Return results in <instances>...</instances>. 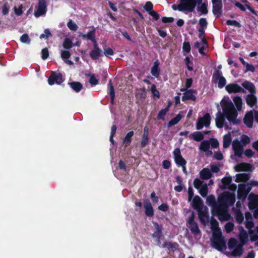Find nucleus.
<instances>
[{"label":"nucleus","mask_w":258,"mask_h":258,"mask_svg":"<svg viewBox=\"0 0 258 258\" xmlns=\"http://www.w3.org/2000/svg\"><path fill=\"white\" fill-rule=\"evenodd\" d=\"M222 107L223 112L218 111L215 119L216 125L218 128H221L224 126L227 129H231V127H229L227 123H225V118L234 125L240 123V120L237 118V111L231 102L224 101L222 104Z\"/></svg>","instance_id":"nucleus-1"},{"label":"nucleus","mask_w":258,"mask_h":258,"mask_svg":"<svg viewBox=\"0 0 258 258\" xmlns=\"http://www.w3.org/2000/svg\"><path fill=\"white\" fill-rule=\"evenodd\" d=\"M203 0H180L178 5L174 4L172 6L173 10L180 12L187 11L192 12L194 11L197 4H200Z\"/></svg>","instance_id":"nucleus-2"},{"label":"nucleus","mask_w":258,"mask_h":258,"mask_svg":"<svg viewBox=\"0 0 258 258\" xmlns=\"http://www.w3.org/2000/svg\"><path fill=\"white\" fill-rule=\"evenodd\" d=\"M222 67L221 64H219L217 67V69L213 73L212 80L213 83H218V87L220 89L225 87L226 84V80L223 76L222 72L220 70L222 69Z\"/></svg>","instance_id":"nucleus-3"},{"label":"nucleus","mask_w":258,"mask_h":258,"mask_svg":"<svg viewBox=\"0 0 258 258\" xmlns=\"http://www.w3.org/2000/svg\"><path fill=\"white\" fill-rule=\"evenodd\" d=\"M212 244L216 249L220 251L226 248V242L222 235L221 231L213 233V239L212 241Z\"/></svg>","instance_id":"nucleus-4"},{"label":"nucleus","mask_w":258,"mask_h":258,"mask_svg":"<svg viewBox=\"0 0 258 258\" xmlns=\"http://www.w3.org/2000/svg\"><path fill=\"white\" fill-rule=\"evenodd\" d=\"M251 185L247 184L240 183L238 185L237 190V198L241 201H244L246 199L247 195L251 190Z\"/></svg>","instance_id":"nucleus-5"},{"label":"nucleus","mask_w":258,"mask_h":258,"mask_svg":"<svg viewBox=\"0 0 258 258\" xmlns=\"http://www.w3.org/2000/svg\"><path fill=\"white\" fill-rule=\"evenodd\" d=\"M228 206L223 203L220 199L218 198L217 203L211 209V212L213 216H216V215L219 214L220 213L224 211H228Z\"/></svg>","instance_id":"nucleus-6"},{"label":"nucleus","mask_w":258,"mask_h":258,"mask_svg":"<svg viewBox=\"0 0 258 258\" xmlns=\"http://www.w3.org/2000/svg\"><path fill=\"white\" fill-rule=\"evenodd\" d=\"M219 198L225 204L229 207L234 205L235 202V198L234 194L229 192H225L221 194Z\"/></svg>","instance_id":"nucleus-7"},{"label":"nucleus","mask_w":258,"mask_h":258,"mask_svg":"<svg viewBox=\"0 0 258 258\" xmlns=\"http://www.w3.org/2000/svg\"><path fill=\"white\" fill-rule=\"evenodd\" d=\"M64 81L62 74L60 73L52 72L48 79V83L50 85L55 83L60 85Z\"/></svg>","instance_id":"nucleus-8"},{"label":"nucleus","mask_w":258,"mask_h":258,"mask_svg":"<svg viewBox=\"0 0 258 258\" xmlns=\"http://www.w3.org/2000/svg\"><path fill=\"white\" fill-rule=\"evenodd\" d=\"M211 116L209 113H206L202 117H200L196 123V128L198 130H201L204 125L208 127L210 124Z\"/></svg>","instance_id":"nucleus-9"},{"label":"nucleus","mask_w":258,"mask_h":258,"mask_svg":"<svg viewBox=\"0 0 258 258\" xmlns=\"http://www.w3.org/2000/svg\"><path fill=\"white\" fill-rule=\"evenodd\" d=\"M226 90L229 94L237 93L239 92L245 93L244 89H242L236 83H230L225 87Z\"/></svg>","instance_id":"nucleus-10"},{"label":"nucleus","mask_w":258,"mask_h":258,"mask_svg":"<svg viewBox=\"0 0 258 258\" xmlns=\"http://www.w3.org/2000/svg\"><path fill=\"white\" fill-rule=\"evenodd\" d=\"M46 7V3L45 0H39L37 9L34 12L35 16L38 17L45 14L47 11Z\"/></svg>","instance_id":"nucleus-11"},{"label":"nucleus","mask_w":258,"mask_h":258,"mask_svg":"<svg viewBox=\"0 0 258 258\" xmlns=\"http://www.w3.org/2000/svg\"><path fill=\"white\" fill-rule=\"evenodd\" d=\"M254 119L253 110L247 112L244 117V123L248 127L251 128L253 126Z\"/></svg>","instance_id":"nucleus-12"},{"label":"nucleus","mask_w":258,"mask_h":258,"mask_svg":"<svg viewBox=\"0 0 258 258\" xmlns=\"http://www.w3.org/2000/svg\"><path fill=\"white\" fill-rule=\"evenodd\" d=\"M232 148L235 155L240 157L242 156L243 151V146L241 145L240 142L237 140H234L232 143Z\"/></svg>","instance_id":"nucleus-13"},{"label":"nucleus","mask_w":258,"mask_h":258,"mask_svg":"<svg viewBox=\"0 0 258 258\" xmlns=\"http://www.w3.org/2000/svg\"><path fill=\"white\" fill-rule=\"evenodd\" d=\"M255 94H249L247 95L245 97V101L246 104L249 107L251 108L255 107L257 108L258 107L257 98Z\"/></svg>","instance_id":"nucleus-14"},{"label":"nucleus","mask_w":258,"mask_h":258,"mask_svg":"<svg viewBox=\"0 0 258 258\" xmlns=\"http://www.w3.org/2000/svg\"><path fill=\"white\" fill-rule=\"evenodd\" d=\"M144 208L145 209V214L149 217H152L154 215V210L150 201L148 200H145L143 203Z\"/></svg>","instance_id":"nucleus-15"},{"label":"nucleus","mask_w":258,"mask_h":258,"mask_svg":"<svg viewBox=\"0 0 258 258\" xmlns=\"http://www.w3.org/2000/svg\"><path fill=\"white\" fill-rule=\"evenodd\" d=\"M196 93L197 91L195 90H186V91L184 93L183 95L181 98V99L183 101H185L188 100H190L195 101L196 100L197 98L194 94H196Z\"/></svg>","instance_id":"nucleus-16"},{"label":"nucleus","mask_w":258,"mask_h":258,"mask_svg":"<svg viewBox=\"0 0 258 258\" xmlns=\"http://www.w3.org/2000/svg\"><path fill=\"white\" fill-rule=\"evenodd\" d=\"M212 12L213 14L217 18L220 17L222 15L223 4L221 3H212Z\"/></svg>","instance_id":"nucleus-17"},{"label":"nucleus","mask_w":258,"mask_h":258,"mask_svg":"<svg viewBox=\"0 0 258 258\" xmlns=\"http://www.w3.org/2000/svg\"><path fill=\"white\" fill-rule=\"evenodd\" d=\"M252 168L251 164L245 162H242L235 166V169L237 172L251 171Z\"/></svg>","instance_id":"nucleus-18"},{"label":"nucleus","mask_w":258,"mask_h":258,"mask_svg":"<svg viewBox=\"0 0 258 258\" xmlns=\"http://www.w3.org/2000/svg\"><path fill=\"white\" fill-rule=\"evenodd\" d=\"M192 205L193 208L198 211L202 210L203 207V201L198 196H196L194 198Z\"/></svg>","instance_id":"nucleus-19"},{"label":"nucleus","mask_w":258,"mask_h":258,"mask_svg":"<svg viewBox=\"0 0 258 258\" xmlns=\"http://www.w3.org/2000/svg\"><path fill=\"white\" fill-rule=\"evenodd\" d=\"M160 62L159 60L154 61L153 67L151 68V73L155 78L159 77L160 70L159 69Z\"/></svg>","instance_id":"nucleus-20"},{"label":"nucleus","mask_w":258,"mask_h":258,"mask_svg":"<svg viewBox=\"0 0 258 258\" xmlns=\"http://www.w3.org/2000/svg\"><path fill=\"white\" fill-rule=\"evenodd\" d=\"M242 87L247 90L250 94H255L256 88L254 85L251 82L245 81L242 83Z\"/></svg>","instance_id":"nucleus-21"},{"label":"nucleus","mask_w":258,"mask_h":258,"mask_svg":"<svg viewBox=\"0 0 258 258\" xmlns=\"http://www.w3.org/2000/svg\"><path fill=\"white\" fill-rule=\"evenodd\" d=\"M162 247L174 252L178 249L179 244L176 242H166L163 244Z\"/></svg>","instance_id":"nucleus-22"},{"label":"nucleus","mask_w":258,"mask_h":258,"mask_svg":"<svg viewBox=\"0 0 258 258\" xmlns=\"http://www.w3.org/2000/svg\"><path fill=\"white\" fill-rule=\"evenodd\" d=\"M134 135V132L133 131L128 132L123 140V144L125 147H128L131 143L132 137Z\"/></svg>","instance_id":"nucleus-23"},{"label":"nucleus","mask_w":258,"mask_h":258,"mask_svg":"<svg viewBox=\"0 0 258 258\" xmlns=\"http://www.w3.org/2000/svg\"><path fill=\"white\" fill-rule=\"evenodd\" d=\"M250 176L247 173H238L236 175L235 181L236 182H246L249 180Z\"/></svg>","instance_id":"nucleus-24"},{"label":"nucleus","mask_w":258,"mask_h":258,"mask_svg":"<svg viewBox=\"0 0 258 258\" xmlns=\"http://www.w3.org/2000/svg\"><path fill=\"white\" fill-rule=\"evenodd\" d=\"M200 176L202 179L207 180L211 177L212 174L208 168H205L200 171Z\"/></svg>","instance_id":"nucleus-25"},{"label":"nucleus","mask_w":258,"mask_h":258,"mask_svg":"<svg viewBox=\"0 0 258 258\" xmlns=\"http://www.w3.org/2000/svg\"><path fill=\"white\" fill-rule=\"evenodd\" d=\"M102 55L101 49L92 50L90 52V57L92 60H97Z\"/></svg>","instance_id":"nucleus-26"},{"label":"nucleus","mask_w":258,"mask_h":258,"mask_svg":"<svg viewBox=\"0 0 258 258\" xmlns=\"http://www.w3.org/2000/svg\"><path fill=\"white\" fill-rule=\"evenodd\" d=\"M68 85L76 92H79L83 88L82 84L79 82H69Z\"/></svg>","instance_id":"nucleus-27"},{"label":"nucleus","mask_w":258,"mask_h":258,"mask_svg":"<svg viewBox=\"0 0 258 258\" xmlns=\"http://www.w3.org/2000/svg\"><path fill=\"white\" fill-rule=\"evenodd\" d=\"M199 5V4H198ZM201 5L200 6H198L197 7V11L198 12H200L201 14L203 15H206L208 13L207 6H208V3H202V2L200 4Z\"/></svg>","instance_id":"nucleus-28"},{"label":"nucleus","mask_w":258,"mask_h":258,"mask_svg":"<svg viewBox=\"0 0 258 258\" xmlns=\"http://www.w3.org/2000/svg\"><path fill=\"white\" fill-rule=\"evenodd\" d=\"M223 184L220 186L222 189H227L228 186L232 182V177L231 176L224 177L221 180Z\"/></svg>","instance_id":"nucleus-29"},{"label":"nucleus","mask_w":258,"mask_h":258,"mask_svg":"<svg viewBox=\"0 0 258 258\" xmlns=\"http://www.w3.org/2000/svg\"><path fill=\"white\" fill-rule=\"evenodd\" d=\"M243 252L242 245L239 244L234 247L233 250L231 253V255L233 256H241Z\"/></svg>","instance_id":"nucleus-30"},{"label":"nucleus","mask_w":258,"mask_h":258,"mask_svg":"<svg viewBox=\"0 0 258 258\" xmlns=\"http://www.w3.org/2000/svg\"><path fill=\"white\" fill-rule=\"evenodd\" d=\"M216 216H218L221 221H228L230 218V214L228 213V211H224L216 215Z\"/></svg>","instance_id":"nucleus-31"},{"label":"nucleus","mask_w":258,"mask_h":258,"mask_svg":"<svg viewBox=\"0 0 258 258\" xmlns=\"http://www.w3.org/2000/svg\"><path fill=\"white\" fill-rule=\"evenodd\" d=\"M236 221L238 224H241L244 220V217L240 209H237L234 213Z\"/></svg>","instance_id":"nucleus-32"},{"label":"nucleus","mask_w":258,"mask_h":258,"mask_svg":"<svg viewBox=\"0 0 258 258\" xmlns=\"http://www.w3.org/2000/svg\"><path fill=\"white\" fill-rule=\"evenodd\" d=\"M232 138L230 134H226L223 137V147L226 149L229 147L231 143Z\"/></svg>","instance_id":"nucleus-33"},{"label":"nucleus","mask_w":258,"mask_h":258,"mask_svg":"<svg viewBox=\"0 0 258 258\" xmlns=\"http://www.w3.org/2000/svg\"><path fill=\"white\" fill-rule=\"evenodd\" d=\"M108 85H109V95L110 96V103L112 105L114 104L115 92L114 87L112 85L111 80H110Z\"/></svg>","instance_id":"nucleus-34"},{"label":"nucleus","mask_w":258,"mask_h":258,"mask_svg":"<svg viewBox=\"0 0 258 258\" xmlns=\"http://www.w3.org/2000/svg\"><path fill=\"white\" fill-rule=\"evenodd\" d=\"M182 115L180 114H178L175 117L172 118L168 123L167 126L170 127L173 125L177 124L181 120Z\"/></svg>","instance_id":"nucleus-35"},{"label":"nucleus","mask_w":258,"mask_h":258,"mask_svg":"<svg viewBox=\"0 0 258 258\" xmlns=\"http://www.w3.org/2000/svg\"><path fill=\"white\" fill-rule=\"evenodd\" d=\"M233 101L238 111H240L242 109V100L240 97L236 96L233 98Z\"/></svg>","instance_id":"nucleus-36"},{"label":"nucleus","mask_w":258,"mask_h":258,"mask_svg":"<svg viewBox=\"0 0 258 258\" xmlns=\"http://www.w3.org/2000/svg\"><path fill=\"white\" fill-rule=\"evenodd\" d=\"M192 136V138L197 142H199L204 139V135L202 132H196L190 135Z\"/></svg>","instance_id":"nucleus-37"},{"label":"nucleus","mask_w":258,"mask_h":258,"mask_svg":"<svg viewBox=\"0 0 258 258\" xmlns=\"http://www.w3.org/2000/svg\"><path fill=\"white\" fill-rule=\"evenodd\" d=\"M210 146V142L207 140L203 141L200 146V149L204 152L208 151Z\"/></svg>","instance_id":"nucleus-38"},{"label":"nucleus","mask_w":258,"mask_h":258,"mask_svg":"<svg viewBox=\"0 0 258 258\" xmlns=\"http://www.w3.org/2000/svg\"><path fill=\"white\" fill-rule=\"evenodd\" d=\"M248 199L249 200V207L250 209H251L252 206H256L257 205L258 202L255 195L253 194H250L249 196Z\"/></svg>","instance_id":"nucleus-39"},{"label":"nucleus","mask_w":258,"mask_h":258,"mask_svg":"<svg viewBox=\"0 0 258 258\" xmlns=\"http://www.w3.org/2000/svg\"><path fill=\"white\" fill-rule=\"evenodd\" d=\"M189 229L191 232L195 235L199 234L201 232L198 224L196 222L191 225H189Z\"/></svg>","instance_id":"nucleus-40"},{"label":"nucleus","mask_w":258,"mask_h":258,"mask_svg":"<svg viewBox=\"0 0 258 258\" xmlns=\"http://www.w3.org/2000/svg\"><path fill=\"white\" fill-rule=\"evenodd\" d=\"M151 91L152 94V96L154 99H159L160 98V93L156 89V86L155 84H152L151 87Z\"/></svg>","instance_id":"nucleus-41"},{"label":"nucleus","mask_w":258,"mask_h":258,"mask_svg":"<svg viewBox=\"0 0 258 258\" xmlns=\"http://www.w3.org/2000/svg\"><path fill=\"white\" fill-rule=\"evenodd\" d=\"M200 194L203 197H206L208 192L207 184L205 183L202 187L198 189Z\"/></svg>","instance_id":"nucleus-42"},{"label":"nucleus","mask_w":258,"mask_h":258,"mask_svg":"<svg viewBox=\"0 0 258 258\" xmlns=\"http://www.w3.org/2000/svg\"><path fill=\"white\" fill-rule=\"evenodd\" d=\"M67 26L70 30L74 32L76 31L78 29V26L76 23L71 19L67 23Z\"/></svg>","instance_id":"nucleus-43"},{"label":"nucleus","mask_w":258,"mask_h":258,"mask_svg":"<svg viewBox=\"0 0 258 258\" xmlns=\"http://www.w3.org/2000/svg\"><path fill=\"white\" fill-rule=\"evenodd\" d=\"M62 46L66 49H70L73 47L72 41L69 38H65L62 43Z\"/></svg>","instance_id":"nucleus-44"},{"label":"nucleus","mask_w":258,"mask_h":258,"mask_svg":"<svg viewBox=\"0 0 258 258\" xmlns=\"http://www.w3.org/2000/svg\"><path fill=\"white\" fill-rule=\"evenodd\" d=\"M168 112V111L167 108H165L164 109H161L159 111V112L157 116V118L158 119H161L162 120H164L165 116Z\"/></svg>","instance_id":"nucleus-45"},{"label":"nucleus","mask_w":258,"mask_h":258,"mask_svg":"<svg viewBox=\"0 0 258 258\" xmlns=\"http://www.w3.org/2000/svg\"><path fill=\"white\" fill-rule=\"evenodd\" d=\"M207 201L208 204L211 207V209L217 203V202L216 201L214 196L212 195H211L207 197Z\"/></svg>","instance_id":"nucleus-46"},{"label":"nucleus","mask_w":258,"mask_h":258,"mask_svg":"<svg viewBox=\"0 0 258 258\" xmlns=\"http://www.w3.org/2000/svg\"><path fill=\"white\" fill-rule=\"evenodd\" d=\"M175 162L178 166H183L186 164V160L183 158L182 156L178 157L174 159Z\"/></svg>","instance_id":"nucleus-47"},{"label":"nucleus","mask_w":258,"mask_h":258,"mask_svg":"<svg viewBox=\"0 0 258 258\" xmlns=\"http://www.w3.org/2000/svg\"><path fill=\"white\" fill-rule=\"evenodd\" d=\"M250 142V138L246 135H242L241 137V145L243 146H245L246 145L248 144Z\"/></svg>","instance_id":"nucleus-48"},{"label":"nucleus","mask_w":258,"mask_h":258,"mask_svg":"<svg viewBox=\"0 0 258 258\" xmlns=\"http://www.w3.org/2000/svg\"><path fill=\"white\" fill-rule=\"evenodd\" d=\"M86 75L90 77L89 82L91 84L92 86H95L99 83L98 80H97L95 77L94 75L88 74H86Z\"/></svg>","instance_id":"nucleus-49"},{"label":"nucleus","mask_w":258,"mask_h":258,"mask_svg":"<svg viewBox=\"0 0 258 258\" xmlns=\"http://www.w3.org/2000/svg\"><path fill=\"white\" fill-rule=\"evenodd\" d=\"M187 69L188 71H191L193 70V62L191 61L188 56H186L184 59Z\"/></svg>","instance_id":"nucleus-50"},{"label":"nucleus","mask_w":258,"mask_h":258,"mask_svg":"<svg viewBox=\"0 0 258 258\" xmlns=\"http://www.w3.org/2000/svg\"><path fill=\"white\" fill-rule=\"evenodd\" d=\"M193 183H194V187L196 189H198L201 187H202L203 185H204V184L205 183H204V182L203 181H202L201 179H200L199 178H197L195 179V180H194Z\"/></svg>","instance_id":"nucleus-51"},{"label":"nucleus","mask_w":258,"mask_h":258,"mask_svg":"<svg viewBox=\"0 0 258 258\" xmlns=\"http://www.w3.org/2000/svg\"><path fill=\"white\" fill-rule=\"evenodd\" d=\"M237 241L234 238H231L228 242V247L230 249H232L235 247L237 245Z\"/></svg>","instance_id":"nucleus-52"},{"label":"nucleus","mask_w":258,"mask_h":258,"mask_svg":"<svg viewBox=\"0 0 258 258\" xmlns=\"http://www.w3.org/2000/svg\"><path fill=\"white\" fill-rule=\"evenodd\" d=\"M144 9L148 13H150L153 10V5L151 2H147L144 7Z\"/></svg>","instance_id":"nucleus-53"},{"label":"nucleus","mask_w":258,"mask_h":258,"mask_svg":"<svg viewBox=\"0 0 258 258\" xmlns=\"http://www.w3.org/2000/svg\"><path fill=\"white\" fill-rule=\"evenodd\" d=\"M239 240L242 244H245L248 240V235L246 232L241 233L239 235Z\"/></svg>","instance_id":"nucleus-54"},{"label":"nucleus","mask_w":258,"mask_h":258,"mask_svg":"<svg viewBox=\"0 0 258 258\" xmlns=\"http://www.w3.org/2000/svg\"><path fill=\"white\" fill-rule=\"evenodd\" d=\"M10 6L7 2H5L2 7V14L3 15H6L9 14Z\"/></svg>","instance_id":"nucleus-55"},{"label":"nucleus","mask_w":258,"mask_h":258,"mask_svg":"<svg viewBox=\"0 0 258 258\" xmlns=\"http://www.w3.org/2000/svg\"><path fill=\"white\" fill-rule=\"evenodd\" d=\"M20 41L24 43L30 44L31 40L27 34H23L20 37Z\"/></svg>","instance_id":"nucleus-56"},{"label":"nucleus","mask_w":258,"mask_h":258,"mask_svg":"<svg viewBox=\"0 0 258 258\" xmlns=\"http://www.w3.org/2000/svg\"><path fill=\"white\" fill-rule=\"evenodd\" d=\"M250 233L251 234V239L252 241L258 240V226L256 227V230H251Z\"/></svg>","instance_id":"nucleus-57"},{"label":"nucleus","mask_w":258,"mask_h":258,"mask_svg":"<svg viewBox=\"0 0 258 258\" xmlns=\"http://www.w3.org/2000/svg\"><path fill=\"white\" fill-rule=\"evenodd\" d=\"M234 228V225L232 222H228L225 225V229L227 233L232 231Z\"/></svg>","instance_id":"nucleus-58"},{"label":"nucleus","mask_w":258,"mask_h":258,"mask_svg":"<svg viewBox=\"0 0 258 258\" xmlns=\"http://www.w3.org/2000/svg\"><path fill=\"white\" fill-rule=\"evenodd\" d=\"M210 224H211V229L212 230H216V229L219 228V223L217 221V220H216L215 219H214V218H211Z\"/></svg>","instance_id":"nucleus-59"},{"label":"nucleus","mask_w":258,"mask_h":258,"mask_svg":"<svg viewBox=\"0 0 258 258\" xmlns=\"http://www.w3.org/2000/svg\"><path fill=\"white\" fill-rule=\"evenodd\" d=\"M226 24L229 26H234L238 28L241 26L240 24L236 20H228L226 21Z\"/></svg>","instance_id":"nucleus-60"},{"label":"nucleus","mask_w":258,"mask_h":258,"mask_svg":"<svg viewBox=\"0 0 258 258\" xmlns=\"http://www.w3.org/2000/svg\"><path fill=\"white\" fill-rule=\"evenodd\" d=\"M183 51L186 52V53H189L190 51V45L188 42L184 41L182 45Z\"/></svg>","instance_id":"nucleus-61"},{"label":"nucleus","mask_w":258,"mask_h":258,"mask_svg":"<svg viewBox=\"0 0 258 258\" xmlns=\"http://www.w3.org/2000/svg\"><path fill=\"white\" fill-rule=\"evenodd\" d=\"M49 56V52L47 48H43L41 50V58L42 59L45 60Z\"/></svg>","instance_id":"nucleus-62"},{"label":"nucleus","mask_w":258,"mask_h":258,"mask_svg":"<svg viewBox=\"0 0 258 258\" xmlns=\"http://www.w3.org/2000/svg\"><path fill=\"white\" fill-rule=\"evenodd\" d=\"M95 29L91 30V31H89L86 34L87 39L90 40L91 41H92V40H94L95 38Z\"/></svg>","instance_id":"nucleus-63"},{"label":"nucleus","mask_w":258,"mask_h":258,"mask_svg":"<svg viewBox=\"0 0 258 258\" xmlns=\"http://www.w3.org/2000/svg\"><path fill=\"white\" fill-rule=\"evenodd\" d=\"M142 140L141 142V147L142 148H145L149 143V137H142Z\"/></svg>","instance_id":"nucleus-64"}]
</instances>
